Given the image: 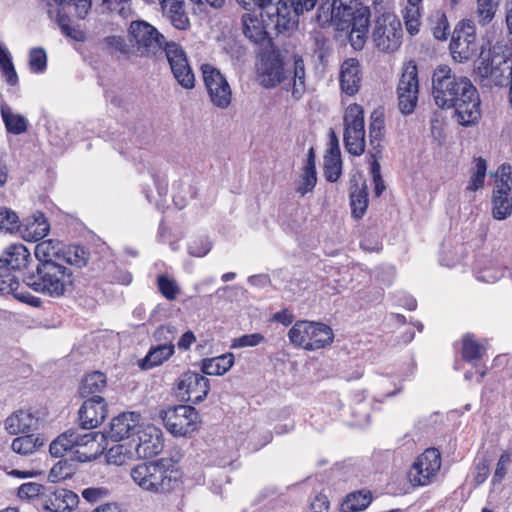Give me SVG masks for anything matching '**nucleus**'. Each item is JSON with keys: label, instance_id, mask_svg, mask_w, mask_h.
I'll list each match as a JSON object with an SVG mask.
<instances>
[{"label": "nucleus", "instance_id": "5fc2aeb1", "mask_svg": "<svg viewBox=\"0 0 512 512\" xmlns=\"http://www.w3.org/2000/svg\"><path fill=\"white\" fill-rule=\"evenodd\" d=\"M316 183V170H308L303 168L299 184L296 187V192L299 193L301 196H304L315 188Z\"/></svg>", "mask_w": 512, "mask_h": 512}, {"label": "nucleus", "instance_id": "f8f14e48", "mask_svg": "<svg viewBox=\"0 0 512 512\" xmlns=\"http://www.w3.org/2000/svg\"><path fill=\"white\" fill-rule=\"evenodd\" d=\"M162 52L165 53L171 72L177 83L184 89L194 88L195 75L183 47L175 41L165 40Z\"/></svg>", "mask_w": 512, "mask_h": 512}, {"label": "nucleus", "instance_id": "052dcab7", "mask_svg": "<svg viewBox=\"0 0 512 512\" xmlns=\"http://www.w3.org/2000/svg\"><path fill=\"white\" fill-rule=\"evenodd\" d=\"M212 248L211 242L206 237L193 239L188 245V252L194 257H203L207 255Z\"/></svg>", "mask_w": 512, "mask_h": 512}, {"label": "nucleus", "instance_id": "9d476101", "mask_svg": "<svg viewBox=\"0 0 512 512\" xmlns=\"http://www.w3.org/2000/svg\"><path fill=\"white\" fill-rule=\"evenodd\" d=\"M449 49L453 60L458 63H464L476 54V28L472 20L464 19L457 23Z\"/></svg>", "mask_w": 512, "mask_h": 512}, {"label": "nucleus", "instance_id": "4be33fe9", "mask_svg": "<svg viewBox=\"0 0 512 512\" xmlns=\"http://www.w3.org/2000/svg\"><path fill=\"white\" fill-rule=\"evenodd\" d=\"M140 420L141 415L137 412H126L114 417L106 432L107 438L119 442L125 438L134 437Z\"/></svg>", "mask_w": 512, "mask_h": 512}, {"label": "nucleus", "instance_id": "2f4dec72", "mask_svg": "<svg viewBox=\"0 0 512 512\" xmlns=\"http://www.w3.org/2000/svg\"><path fill=\"white\" fill-rule=\"evenodd\" d=\"M161 9L171 24L179 30H186L189 25V18L185 11L184 0H159Z\"/></svg>", "mask_w": 512, "mask_h": 512}, {"label": "nucleus", "instance_id": "6e6552de", "mask_svg": "<svg viewBox=\"0 0 512 512\" xmlns=\"http://www.w3.org/2000/svg\"><path fill=\"white\" fill-rule=\"evenodd\" d=\"M403 36L402 24L393 13H383L375 19L372 40L383 52H394L400 45Z\"/></svg>", "mask_w": 512, "mask_h": 512}, {"label": "nucleus", "instance_id": "f257e3e1", "mask_svg": "<svg viewBox=\"0 0 512 512\" xmlns=\"http://www.w3.org/2000/svg\"><path fill=\"white\" fill-rule=\"evenodd\" d=\"M432 96L442 108H454L456 120L462 126L476 124L481 117L480 97L471 80L458 76L447 65H439L432 75Z\"/></svg>", "mask_w": 512, "mask_h": 512}, {"label": "nucleus", "instance_id": "680f3d73", "mask_svg": "<svg viewBox=\"0 0 512 512\" xmlns=\"http://www.w3.org/2000/svg\"><path fill=\"white\" fill-rule=\"evenodd\" d=\"M81 495L84 500H86L90 504L98 503L104 499H106L110 495V491L106 487H89L85 488Z\"/></svg>", "mask_w": 512, "mask_h": 512}, {"label": "nucleus", "instance_id": "13d9d810", "mask_svg": "<svg viewBox=\"0 0 512 512\" xmlns=\"http://www.w3.org/2000/svg\"><path fill=\"white\" fill-rule=\"evenodd\" d=\"M110 12L116 13L122 18L132 14L131 0H102Z\"/></svg>", "mask_w": 512, "mask_h": 512}, {"label": "nucleus", "instance_id": "2eb2a0df", "mask_svg": "<svg viewBox=\"0 0 512 512\" xmlns=\"http://www.w3.org/2000/svg\"><path fill=\"white\" fill-rule=\"evenodd\" d=\"M441 467V453L436 448L426 449L417 457L408 473L413 486H426L436 477Z\"/></svg>", "mask_w": 512, "mask_h": 512}, {"label": "nucleus", "instance_id": "864d4df0", "mask_svg": "<svg viewBox=\"0 0 512 512\" xmlns=\"http://www.w3.org/2000/svg\"><path fill=\"white\" fill-rule=\"evenodd\" d=\"M104 43L111 52H118L122 55L133 54V48L130 42L121 36H107L104 38Z\"/></svg>", "mask_w": 512, "mask_h": 512}, {"label": "nucleus", "instance_id": "bf43d9fd", "mask_svg": "<svg viewBox=\"0 0 512 512\" xmlns=\"http://www.w3.org/2000/svg\"><path fill=\"white\" fill-rule=\"evenodd\" d=\"M29 65L34 72H43L47 65V56L43 48H33L29 53Z\"/></svg>", "mask_w": 512, "mask_h": 512}, {"label": "nucleus", "instance_id": "c9c22d12", "mask_svg": "<svg viewBox=\"0 0 512 512\" xmlns=\"http://www.w3.org/2000/svg\"><path fill=\"white\" fill-rule=\"evenodd\" d=\"M0 113L8 133L20 135L27 131V119L20 114L14 113L7 104L0 106Z\"/></svg>", "mask_w": 512, "mask_h": 512}, {"label": "nucleus", "instance_id": "de8ad7c7", "mask_svg": "<svg viewBox=\"0 0 512 512\" xmlns=\"http://www.w3.org/2000/svg\"><path fill=\"white\" fill-rule=\"evenodd\" d=\"M103 278L110 283H119L129 285L132 281V275L125 269L118 268L115 263L108 262L103 270Z\"/></svg>", "mask_w": 512, "mask_h": 512}, {"label": "nucleus", "instance_id": "4468645a", "mask_svg": "<svg viewBox=\"0 0 512 512\" xmlns=\"http://www.w3.org/2000/svg\"><path fill=\"white\" fill-rule=\"evenodd\" d=\"M419 97V79L416 65H407L397 85L399 110L404 115H410L417 107Z\"/></svg>", "mask_w": 512, "mask_h": 512}, {"label": "nucleus", "instance_id": "7ed1b4c3", "mask_svg": "<svg viewBox=\"0 0 512 512\" xmlns=\"http://www.w3.org/2000/svg\"><path fill=\"white\" fill-rule=\"evenodd\" d=\"M130 475L141 489L157 494L171 493L183 483L181 470L165 458L139 463Z\"/></svg>", "mask_w": 512, "mask_h": 512}, {"label": "nucleus", "instance_id": "412c9836", "mask_svg": "<svg viewBox=\"0 0 512 512\" xmlns=\"http://www.w3.org/2000/svg\"><path fill=\"white\" fill-rule=\"evenodd\" d=\"M79 425L82 429L96 428L106 418L107 409L103 397L92 396L85 400L79 409Z\"/></svg>", "mask_w": 512, "mask_h": 512}, {"label": "nucleus", "instance_id": "ddd939ff", "mask_svg": "<svg viewBox=\"0 0 512 512\" xmlns=\"http://www.w3.org/2000/svg\"><path fill=\"white\" fill-rule=\"evenodd\" d=\"M176 395L185 402L198 404L204 401L210 391L209 380L201 372L186 371L175 384Z\"/></svg>", "mask_w": 512, "mask_h": 512}, {"label": "nucleus", "instance_id": "c85d7f7f", "mask_svg": "<svg viewBox=\"0 0 512 512\" xmlns=\"http://www.w3.org/2000/svg\"><path fill=\"white\" fill-rule=\"evenodd\" d=\"M511 68L507 61L500 56L482 57L477 67L478 74L483 78L490 79L494 84H502V77L505 69Z\"/></svg>", "mask_w": 512, "mask_h": 512}, {"label": "nucleus", "instance_id": "393cba45", "mask_svg": "<svg viewBox=\"0 0 512 512\" xmlns=\"http://www.w3.org/2000/svg\"><path fill=\"white\" fill-rule=\"evenodd\" d=\"M350 206L355 219H361L367 210L368 187L361 174H354L350 178Z\"/></svg>", "mask_w": 512, "mask_h": 512}, {"label": "nucleus", "instance_id": "79ce46f5", "mask_svg": "<svg viewBox=\"0 0 512 512\" xmlns=\"http://www.w3.org/2000/svg\"><path fill=\"white\" fill-rule=\"evenodd\" d=\"M344 131H365L364 129V110L359 104L349 105L344 113Z\"/></svg>", "mask_w": 512, "mask_h": 512}, {"label": "nucleus", "instance_id": "37998d69", "mask_svg": "<svg viewBox=\"0 0 512 512\" xmlns=\"http://www.w3.org/2000/svg\"><path fill=\"white\" fill-rule=\"evenodd\" d=\"M61 248L57 240H42L36 244L34 254L38 262L55 261L54 257L61 259Z\"/></svg>", "mask_w": 512, "mask_h": 512}, {"label": "nucleus", "instance_id": "c03bdc74", "mask_svg": "<svg viewBox=\"0 0 512 512\" xmlns=\"http://www.w3.org/2000/svg\"><path fill=\"white\" fill-rule=\"evenodd\" d=\"M486 349L483 345L478 343L472 334H466L462 339V358L473 363L483 357Z\"/></svg>", "mask_w": 512, "mask_h": 512}, {"label": "nucleus", "instance_id": "4d7b16f0", "mask_svg": "<svg viewBox=\"0 0 512 512\" xmlns=\"http://www.w3.org/2000/svg\"><path fill=\"white\" fill-rule=\"evenodd\" d=\"M43 485L36 483V482H27L23 483L19 488L17 492V496L22 500H30L35 497H40L41 494L46 490Z\"/></svg>", "mask_w": 512, "mask_h": 512}, {"label": "nucleus", "instance_id": "a878e982", "mask_svg": "<svg viewBox=\"0 0 512 512\" xmlns=\"http://www.w3.org/2000/svg\"><path fill=\"white\" fill-rule=\"evenodd\" d=\"M0 294H11L15 299L35 307L41 302L38 297L24 291L16 276L8 271V269H0Z\"/></svg>", "mask_w": 512, "mask_h": 512}, {"label": "nucleus", "instance_id": "0e129e2a", "mask_svg": "<svg viewBox=\"0 0 512 512\" xmlns=\"http://www.w3.org/2000/svg\"><path fill=\"white\" fill-rule=\"evenodd\" d=\"M384 128V119L372 114L371 122L369 124V141L371 143H377L378 140H382L384 136Z\"/></svg>", "mask_w": 512, "mask_h": 512}, {"label": "nucleus", "instance_id": "4c0bfd02", "mask_svg": "<svg viewBox=\"0 0 512 512\" xmlns=\"http://www.w3.org/2000/svg\"><path fill=\"white\" fill-rule=\"evenodd\" d=\"M372 502V493L362 489L349 493L341 503L342 512H360Z\"/></svg>", "mask_w": 512, "mask_h": 512}, {"label": "nucleus", "instance_id": "f704fd0d", "mask_svg": "<svg viewBox=\"0 0 512 512\" xmlns=\"http://www.w3.org/2000/svg\"><path fill=\"white\" fill-rule=\"evenodd\" d=\"M234 364V355L226 353L218 357L206 358L201 362V372L204 375H223Z\"/></svg>", "mask_w": 512, "mask_h": 512}, {"label": "nucleus", "instance_id": "423d86ee", "mask_svg": "<svg viewBox=\"0 0 512 512\" xmlns=\"http://www.w3.org/2000/svg\"><path fill=\"white\" fill-rule=\"evenodd\" d=\"M289 340L295 346L306 350H316L332 343V329L323 323L297 321L288 332Z\"/></svg>", "mask_w": 512, "mask_h": 512}, {"label": "nucleus", "instance_id": "1a4fd4ad", "mask_svg": "<svg viewBox=\"0 0 512 512\" xmlns=\"http://www.w3.org/2000/svg\"><path fill=\"white\" fill-rule=\"evenodd\" d=\"M169 433L176 437H184L197 429L199 415L190 405H176L163 409L159 413Z\"/></svg>", "mask_w": 512, "mask_h": 512}, {"label": "nucleus", "instance_id": "e2e57ef3", "mask_svg": "<svg viewBox=\"0 0 512 512\" xmlns=\"http://www.w3.org/2000/svg\"><path fill=\"white\" fill-rule=\"evenodd\" d=\"M264 341V336L260 333L245 334L233 339L232 348L254 347Z\"/></svg>", "mask_w": 512, "mask_h": 512}, {"label": "nucleus", "instance_id": "ea45409f", "mask_svg": "<svg viewBox=\"0 0 512 512\" xmlns=\"http://www.w3.org/2000/svg\"><path fill=\"white\" fill-rule=\"evenodd\" d=\"M43 445V438L39 435L27 433L24 436H19L13 439L11 448L15 453L25 456L33 454Z\"/></svg>", "mask_w": 512, "mask_h": 512}, {"label": "nucleus", "instance_id": "338daca9", "mask_svg": "<svg viewBox=\"0 0 512 512\" xmlns=\"http://www.w3.org/2000/svg\"><path fill=\"white\" fill-rule=\"evenodd\" d=\"M419 7H413L407 9L406 15H405V24L406 29L409 32L410 35H415L419 32Z\"/></svg>", "mask_w": 512, "mask_h": 512}, {"label": "nucleus", "instance_id": "dca6fc26", "mask_svg": "<svg viewBox=\"0 0 512 512\" xmlns=\"http://www.w3.org/2000/svg\"><path fill=\"white\" fill-rule=\"evenodd\" d=\"M201 72L210 100L218 108H227L232 101V91L223 74L210 64H202Z\"/></svg>", "mask_w": 512, "mask_h": 512}, {"label": "nucleus", "instance_id": "0eeeda50", "mask_svg": "<svg viewBox=\"0 0 512 512\" xmlns=\"http://www.w3.org/2000/svg\"><path fill=\"white\" fill-rule=\"evenodd\" d=\"M133 54L153 57L162 53L165 37L153 25L143 20L132 21L128 29Z\"/></svg>", "mask_w": 512, "mask_h": 512}, {"label": "nucleus", "instance_id": "774afa93", "mask_svg": "<svg viewBox=\"0 0 512 512\" xmlns=\"http://www.w3.org/2000/svg\"><path fill=\"white\" fill-rule=\"evenodd\" d=\"M510 462H511L510 454L507 452L502 453L497 462V466H496L495 473L493 476L494 483L501 482L504 479V477L506 475L507 467L510 464Z\"/></svg>", "mask_w": 512, "mask_h": 512}, {"label": "nucleus", "instance_id": "cd10ccee", "mask_svg": "<svg viewBox=\"0 0 512 512\" xmlns=\"http://www.w3.org/2000/svg\"><path fill=\"white\" fill-rule=\"evenodd\" d=\"M492 215L496 220H504L512 214V187L507 183L497 184L493 192Z\"/></svg>", "mask_w": 512, "mask_h": 512}, {"label": "nucleus", "instance_id": "f3484780", "mask_svg": "<svg viewBox=\"0 0 512 512\" xmlns=\"http://www.w3.org/2000/svg\"><path fill=\"white\" fill-rule=\"evenodd\" d=\"M351 14L348 16L344 12V7H335V14L325 25L332 24L337 31H346L349 29L364 30L368 32L370 11L367 6L362 4H352Z\"/></svg>", "mask_w": 512, "mask_h": 512}, {"label": "nucleus", "instance_id": "72a5a7b5", "mask_svg": "<svg viewBox=\"0 0 512 512\" xmlns=\"http://www.w3.org/2000/svg\"><path fill=\"white\" fill-rule=\"evenodd\" d=\"M90 259V250L83 245L70 244L61 248V260L76 268L85 267Z\"/></svg>", "mask_w": 512, "mask_h": 512}, {"label": "nucleus", "instance_id": "a211bd4d", "mask_svg": "<svg viewBox=\"0 0 512 512\" xmlns=\"http://www.w3.org/2000/svg\"><path fill=\"white\" fill-rule=\"evenodd\" d=\"M243 33L254 44L259 45L262 49L274 45L271 34L275 33V29L268 25L266 16L263 17L255 11L245 13L242 16Z\"/></svg>", "mask_w": 512, "mask_h": 512}, {"label": "nucleus", "instance_id": "20e7f679", "mask_svg": "<svg viewBox=\"0 0 512 512\" xmlns=\"http://www.w3.org/2000/svg\"><path fill=\"white\" fill-rule=\"evenodd\" d=\"M23 282L37 293L60 298L72 287L73 273L57 261L38 262L33 271L24 275Z\"/></svg>", "mask_w": 512, "mask_h": 512}, {"label": "nucleus", "instance_id": "58836bf2", "mask_svg": "<svg viewBox=\"0 0 512 512\" xmlns=\"http://www.w3.org/2000/svg\"><path fill=\"white\" fill-rule=\"evenodd\" d=\"M106 376L100 371H94L87 374L81 381L79 386V394L86 398L101 393L106 387Z\"/></svg>", "mask_w": 512, "mask_h": 512}, {"label": "nucleus", "instance_id": "7c9ffc66", "mask_svg": "<svg viewBox=\"0 0 512 512\" xmlns=\"http://www.w3.org/2000/svg\"><path fill=\"white\" fill-rule=\"evenodd\" d=\"M50 230V225L45 215L41 212L28 218L24 224H21L20 232L27 241H39L43 239Z\"/></svg>", "mask_w": 512, "mask_h": 512}, {"label": "nucleus", "instance_id": "9b49d317", "mask_svg": "<svg viewBox=\"0 0 512 512\" xmlns=\"http://www.w3.org/2000/svg\"><path fill=\"white\" fill-rule=\"evenodd\" d=\"M53 1L58 5L55 20L62 33L76 41H82L84 39V35L80 30L71 26L70 15H73L78 19H85L92 7L91 0Z\"/></svg>", "mask_w": 512, "mask_h": 512}, {"label": "nucleus", "instance_id": "3c124183", "mask_svg": "<svg viewBox=\"0 0 512 512\" xmlns=\"http://www.w3.org/2000/svg\"><path fill=\"white\" fill-rule=\"evenodd\" d=\"M132 458V451L123 444H117L108 449L106 459L109 464L123 465Z\"/></svg>", "mask_w": 512, "mask_h": 512}, {"label": "nucleus", "instance_id": "f03ea898", "mask_svg": "<svg viewBox=\"0 0 512 512\" xmlns=\"http://www.w3.org/2000/svg\"><path fill=\"white\" fill-rule=\"evenodd\" d=\"M259 84L266 88L282 85L291 91L295 100H300L306 92V72L302 57L294 56L292 67H285L281 51L275 45L262 49L257 67Z\"/></svg>", "mask_w": 512, "mask_h": 512}, {"label": "nucleus", "instance_id": "a18cd8bd", "mask_svg": "<svg viewBox=\"0 0 512 512\" xmlns=\"http://www.w3.org/2000/svg\"><path fill=\"white\" fill-rule=\"evenodd\" d=\"M344 145L348 153L360 156L365 151V131H344Z\"/></svg>", "mask_w": 512, "mask_h": 512}, {"label": "nucleus", "instance_id": "5701e85b", "mask_svg": "<svg viewBox=\"0 0 512 512\" xmlns=\"http://www.w3.org/2000/svg\"><path fill=\"white\" fill-rule=\"evenodd\" d=\"M132 438L136 454L142 458H150L162 451L163 445L160 441L158 431L154 427H148L146 430H140Z\"/></svg>", "mask_w": 512, "mask_h": 512}, {"label": "nucleus", "instance_id": "8fccbe9b", "mask_svg": "<svg viewBox=\"0 0 512 512\" xmlns=\"http://www.w3.org/2000/svg\"><path fill=\"white\" fill-rule=\"evenodd\" d=\"M157 286L160 293L169 301L175 300L180 294V288L176 281L165 274L158 276Z\"/></svg>", "mask_w": 512, "mask_h": 512}, {"label": "nucleus", "instance_id": "473e14b6", "mask_svg": "<svg viewBox=\"0 0 512 512\" xmlns=\"http://www.w3.org/2000/svg\"><path fill=\"white\" fill-rule=\"evenodd\" d=\"M313 8L316 6L318 0H312ZM320 4L317 11V20L321 25H325L329 20H331L334 16L335 7L342 6L344 7V12L346 15L351 14V9L353 5L351 4H362L363 0H319Z\"/></svg>", "mask_w": 512, "mask_h": 512}, {"label": "nucleus", "instance_id": "39448f33", "mask_svg": "<svg viewBox=\"0 0 512 512\" xmlns=\"http://www.w3.org/2000/svg\"><path fill=\"white\" fill-rule=\"evenodd\" d=\"M266 16L268 25L275 29V35L293 31L299 23V16L313 9L312 0H252Z\"/></svg>", "mask_w": 512, "mask_h": 512}, {"label": "nucleus", "instance_id": "e433bc0d", "mask_svg": "<svg viewBox=\"0 0 512 512\" xmlns=\"http://www.w3.org/2000/svg\"><path fill=\"white\" fill-rule=\"evenodd\" d=\"M175 352V346L156 345L150 348L146 356L140 361L139 366L143 370H149L163 364Z\"/></svg>", "mask_w": 512, "mask_h": 512}, {"label": "nucleus", "instance_id": "49530a36", "mask_svg": "<svg viewBox=\"0 0 512 512\" xmlns=\"http://www.w3.org/2000/svg\"><path fill=\"white\" fill-rule=\"evenodd\" d=\"M21 228L18 215L12 209L0 207V232L13 234Z\"/></svg>", "mask_w": 512, "mask_h": 512}, {"label": "nucleus", "instance_id": "09e8293b", "mask_svg": "<svg viewBox=\"0 0 512 512\" xmlns=\"http://www.w3.org/2000/svg\"><path fill=\"white\" fill-rule=\"evenodd\" d=\"M498 4L493 0H477L475 11L478 23L481 26L488 25L494 18Z\"/></svg>", "mask_w": 512, "mask_h": 512}, {"label": "nucleus", "instance_id": "603ef678", "mask_svg": "<svg viewBox=\"0 0 512 512\" xmlns=\"http://www.w3.org/2000/svg\"><path fill=\"white\" fill-rule=\"evenodd\" d=\"M486 169V161L481 157L477 158L475 164V171L471 175L470 182L467 186V190L474 192L484 185Z\"/></svg>", "mask_w": 512, "mask_h": 512}, {"label": "nucleus", "instance_id": "b1692460", "mask_svg": "<svg viewBox=\"0 0 512 512\" xmlns=\"http://www.w3.org/2000/svg\"><path fill=\"white\" fill-rule=\"evenodd\" d=\"M340 88L348 96L357 94L361 87L362 72L359 61L355 58L346 59L340 67Z\"/></svg>", "mask_w": 512, "mask_h": 512}, {"label": "nucleus", "instance_id": "aec40b11", "mask_svg": "<svg viewBox=\"0 0 512 512\" xmlns=\"http://www.w3.org/2000/svg\"><path fill=\"white\" fill-rule=\"evenodd\" d=\"M95 441L96 433L94 432L82 433L78 430L70 429L58 436L50 444L49 451L54 457H62L66 452L73 450L75 447L87 446Z\"/></svg>", "mask_w": 512, "mask_h": 512}, {"label": "nucleus", "instance_id": "6e6d98bb", "mask_svg": "<svg viewBox=\"0 0 512 512\" xmlns=\"http://www.w3.org/2000/svg\"><path fill=\"white\" fill-rule=\"evenodd\" d=\"M177 329L172 325H162L154 332L155 341L160 346H174Z\"/></svg>", "mask_w": 512, "mask_h": 512}, {"label": "nucleus", "instance_id": "a19ab883", "mask_svg": "<svg viewBox=\"0 0 512 512\" xmlns=\"http://www.w3.org/2000/svg\"><path fill=\"white\" fill-rule=\"evenodd\" d=\"M342 172V161L338 145L331 147L324 157V176L329 182H336Z\"/></svg>", "mask_w": 512, "mask_h": 512}, {"label": "nucleus", "instance_id": "6ab92c4d", "mask_svg": "<svg viewBox=\"0 0 512 512\" xmlns=\"http://www.w3.org/2000/svg\"><path fill=\"white\" fill-rule=\"evenodd\" d=\"M79 504V496L66 488H47L41 494V505L49 512H71Z\"/></svg>", "mask_w": 512, "mask_h": 512}, {"label": "nucleus", "instance_id": "bb28decb", "mask_svg": "<svg viewBox=\"0 0 512 512\" xmlns=\"http://www.w3.org/2000/svg\"><path fill=\"white\" fill-rule=\"evenodd\" d=\"M39 419L30 410H17L5 420V429L11 435L29 433L38 428Z\"/></svg>", "mask_w": 512, "mask_h": 512}, {"label": "nucleus", "instance_id": "69168bd1", "mask_svg": "<svg viewBox=\"0 0 512 512\" xmlns=\"http://www.w3.org/2000/svg\"><path fill=\"white\" fill-rule=\"evenodd\" d=\"M503 275V269L498 267H487L476 272L477 280L485 283H495L501 279Z\"/></svg>", "mask_w": 512, "mask_h": 512}, {"label": "nucleus", "instance_id": "c756f323", "mask_svg": "<svg viewBox=\"0 0 512 512\" xmlns=\"http://www.w3.org/2000/svg\"><path fill=\"white\" fill-rule=\"evenodd\" d=\"M30 258V252L23 244H12L0 257V269L20 270L26 267Z\"/></svg>", "mask_w": 512, "mask_h": 512}]
</instances>
